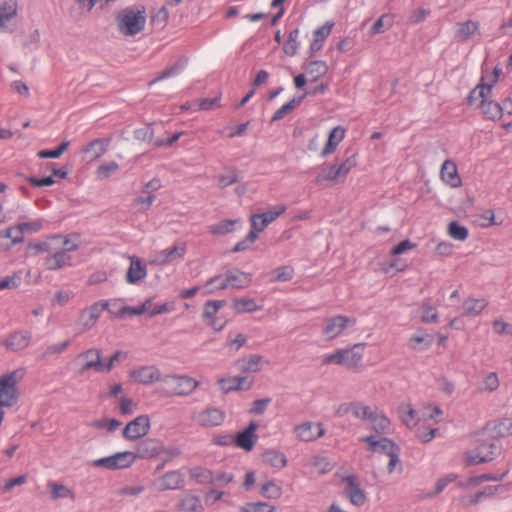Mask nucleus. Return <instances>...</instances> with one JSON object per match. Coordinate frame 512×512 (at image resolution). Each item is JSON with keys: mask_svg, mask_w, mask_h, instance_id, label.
<instances>
[{"mask_svg": "<svg viewBox=\"0 0 512 512\" xmlns=\"http://www.w3.org/2000/svg\"><path fill=\"white\" fill-rule=\"evenodd\" d=\"M481 443L466 454V463L468 465H476L484 462L492 461L500 454V446L498 441L494 439L480 440Z\"/></svg>", "mask_w": 512, "mask_h": 512, "instance_id": "nucleus-7", "label": "nucleus"}, {"mask_svg": "<svg viewBox=\"0 0 512 512\" xmlns=\"http://www.w3.org/2000/svg\"><path fill=\"white\" fill-rule=\"evenodd\" d=\"M357 165V155L352 154L341 163L320 166L315 181L318 184L329 182L333 184L342 183L350 171Z\"/></svg>", "mask_w": 512, "mask_h": 512, "instance_id": "nucleus-4", "label": "nucleus"}, {"mask_svg": "<svg viewBox=\"0 0 512 512\" xmlns=\"http://www.w3.org/2000/svg\"><path fill=\"white\" fill-rule=\"evenodd\" d=\"M191 479L198 484H212L213 472L202 467H194L189 471Z\"/></svg>", "mask_w": 512, "mask_h": 512, "instance_id": "nucleus-41", "label": "nucleus"}, {"mask_svg": "<svg viewBox=\"0 0 512 512\" xmlns=\"http://www.w3.org/2000/svg\"><path fill=\"white\" fill-rule=\"evenodd\" d=\"M136 461V455L131 451L117 452L113 455L95 459L93 467H103L108 470H118L131 467Z\"/></svg>", "mask_w": 512, "mask_h": 512, "instance_id": "nucleus-10", "label": "nucleus"}, {"mask_svg": "<svg viewBox=\"0 0 512 512\" xmlns=\"http://www.w3.org/2000/svg\"><path fill=\"white\" fill-rule=\"evenodd\" d=\"M476 102H478V106L485 118L492 121L502 118L501 104L494 101L492 97L479 98L473 101V103Z\"/></svg>", "mask_w": 512, "mask_h": 512, "instance_id": "nucleus-26", "label": "nucleus"}, {"mask_svg": "<svg viewBox=\"0 0 512 512\" xmlns=\"http://www.w3.org/2000/svg\"><path fill=\"white\" fill-rule=\"evenodd\" d=\"M433 342V336L429 334H416L409 339V345L414 350L428 349Z\"/></svg>", "mask_w": 512, "mask_h": 512, "instance_id": "nucleus-46", "label": "nucleus"}, {"mask_svg": "<svg viewBox=\"0 0 512 512\" xmlns=\"http://www.w3.org/2000/svg\"><path fill=\"white\" fill-rule=\"evenodd\" d=\"M260 493L263 497L276 500L282 495V488L274 481H268L261 486Z\"/></svg>", "mask_w": 512, "mask_h": 512, "instance_id": "nucleus-52", "label": "nucleus"}, {"mask_svg": "<svg viewBox=\"0 0 512 512\" xmlns=\"http://www.w3.org/2000/svg\"><path fill=\"white\" fill-rule=\"evenodd\" d=\"M146 24V10L140 5L125 8L117 17V27L121 34L134 36L140 33Z\"/></svg>", "mask_w": 512, "mask_h": 512, "instance_id": "nucleus-3", "label": "nucleus"}, {"mask_svg": "<svg viewBox=\"0 0 512 512\" xmlns=\"http://www.w3.org/2000/svg\"><path fill=\"white\" fill-rule=\"evenodd\" d=\"M70 345L71 341L69 339L48 345L42 353V358H47L52 355H60L64 353Z\"/></svg>", "mask_w": 512, "mask_h": 512, "instance_id": "nucleus-58", "label": "nucleus"}, {"mask_svg": "<svg viewBox=\"0 0 512 512\" xmlns=\"http://www.w3.org/2000/svg\"><path fill=\"white\" fill-rule=\"evenodd\" d=\"M116 303L117 299L99 300L84 308L80 312L77 320L79 331L87 332L94 328L100 319L102 312L107 310L110 313V306L115 305Z\"/></svg>", "mask_w": 512, "mask_h": 512, "instance_id": "nucleus-5", "label": "nucleus"}, {"mask_svg": "<svg viewBox=\"0 0 512 512\" xmlns=\"http://www.w3.org/2000/svg\"><path fill=\"white\" fill-rule=\"evenodd\" d=\"M187 246L185 242H177L171 247L155 252L150 260L151 264L166 266L175 261L182 260L186 254Z\"/></svg>", "mask_w": 512, "mask_h": 512, "instance_id": "nucleus-13", "label": "nucleus"}, {"mask_svg": "<svg viewBox=\"0 0 512 512\" xmlns=\"http://www.w3.org/2000/svg\"><path fill=\"white\" fill-rule=\"evenodd\" d=\"M361 440L368 444L369 449L372 452L384 453L387 456L398 448V446L393 441L385 437L377 438L376 436H366Z\"/></svg>", "mask_w": 512, "mask_h": 512, "instance_id": "nucleus-27", "label": "nucleus"}, {"mask_svg": "<svg viewBox=\"0 0 512 512\" xmlns=\"http://www.w3.org/2000/svg\"><path fill=\"white\" fill-rule=\"evenodd\" d=\"M299 29L295 28L288 34L287 41L284 43L283 51L288 56H294L297 53L299 42Z\"/></svg>", "mask_w": 512, "mask_h": 512, "instance_id": "nucleus-47", "label": "nucleus"}, {"mask_svg": "<svg viewBox=\"0 0 512 512\" xmlns=\"http://www.w3.org/2000/svg\"><path fill=\"white\" fill-rule=\"evenodd\" d=\"M393 24V16L390 14H383L379 19L375 21L371 27V34L383 33Z\"/></svg>", "mask_w": 512, "mask_h": 512, "instance_id": "nucleus-56", "label": "nucleus"}, {"mask_svg": "<svg viewBox=\"0 0 512 512\" xmlns=\"http://www.w3.org/2000/svg\"><path fill=\"white\" fill-rule=\"evenodd\" d=\"M185 65H186V60H182V59L178 60L174 65H172L171 67H168L164 71H162L161 74L154 81L156 82V81H160V80L178 75L184 69Z\"/></svg>", "mask_w": 512, "mask_h": 512, "instance_id": "nucleus-62", "label": "nucleus"}, {"mask_svg": "<svg viewBox=\"0 0 512 512\" xmlns=\"http://www.w3.org/2000/svg\"><path fill=\"white\" fill-rule=\"evenodd\" d=\"M275 506L267 502H249L240 507V512H275Z\"/></svg>", "mask_w": 512, "mask_h": 512, "instance_id": "nucleus-54", "label": "nucleus"}, {"mask_svg": "<svg viewBox=\"0 0 512 512\" xmlns=\"http://www.w3.org/2000/svg\"><path fill=\"white\" fill-rule=\"evenodd\" d=\"M119 165L115 161H110L101 164L96 170V177L99 180H105L110 177L113 173L118 171Z\"/></svg>", "mask_w": 512, "mask_h": 512, "instance_id": "nucleus-59", "label": "nucleus"}, {"mask_svg": "<svg viewBox=\"0 0 512 512\" xmlns=\"http://www.w3.org/2000/svg\"><path fill=\"white\" fill-rule=\"evenodd\" d=\"M65 241H68L70 244L61 243L58 249L50 252V255L45 258L44 266L47 270L54 271L71 266L72 259L69 253L79 248L80 238L77 234H70L63 236V242Z\"/></svg>", "mask_w": 512, "mask_h": 512, "instance_id": "nucleus-2", "label": "nucleus"}, {"mask_svg": "<svg viewBox=\"0 0 512 512\" xmlns=\"http://www.w3.org/2000/svg\"><path fill=\"white\" fill-rule=\"evenodd\" d=\"M253 383V379H250L247 376H223L217 380L218 388L224 394L233 391L250 390Z\"/></svg>", "mask_w": 512, "mask_h": 512, "instance_id": "nucleus-18", "label": "nucleus"}, {"mask_svg": "<svg viewBox=\"0 0 512 512\" xmlns=\"http://www.w3.org/2000/svg\"><path fill=\"white\" fill-rule=\"evenodd\" d=\"M345 483L344 493L350 503L356 507H362L368 500L366 492L361 488L360 481L354 474L343 478Z\"/></svg>", "mask_w": 512, "mask_h": 512, "instance_id": "nucleus-15", "label": "nucleus"}, {"mask_svg": "<svg viewBox=\"0 0 512 512\" xmlns=\"http://www.w3.org/2000/svg\"><path fill=\"white\" fill-rule=\"evenodd\" d=\"M303 97L293 98L284 105H282L272 116V121H278L284 118L287 114H289L292 110H294L297 106L302 102Z\"/></svg>", "mask_w": 512, "mask_h": 512, "instance_id": "nucleus-50", "label": "nucleus"}, {"mask_svg": "<svg viewBox=\"0 0 512 512\" xmlns=\"http://www.w3.org/2000/svg\"><path fill=\"white\" fill-rule=\"evenodd\" d=\"M480 23L474 20H467L457 24L455 39L459 42H466L469 38L479 33Z\"/></svg>", "mask_w": 512, "mask_h": 512, "instance_id": "nucleus-33", "label": "nucleus"}, {"mask_svg": "<svg viewBox=\"0 0 512 512\" xmlns=\"http://www.w3.org/2000/svg\"><path fill=\"white\" fill-rule=\"evenodd\" d=\"M234 309L238 313H251L261 309V306L251 298H240L234 301Z\"/></svg>", "mask_w": 512, "mask_h": 512, "instance_id": "nucleus-48", "label": "nucleus"}, {"mask_svg": "<svg viewBox=\"0 0 512 512\" xmlns=\"http://www.w3.org/2000/svg\"><path fill=\"white\" fill-rule=\"evenodd\" d=\"M257 429L258 424L254 421L250 422L243 431L239 432L235 438H233L234 445L245 451H251L258 440V436L256 435Z\"/></svg>", "mask_w": 512, "mask_h": 512, "instance_id": "nucleus-22", "label": "nucleus"}, {"mask_svg": "<svg viewBox=\"0 0 512 512\" xmlns=\"http://www.w3.org/2000/svg\"><path fill=\"white\" fill-rule=\"evenodd\" d=\"M437 309L429 303H424L421 306V322L423 323H436L438 321Z\"/></svg>", "mask_w": 512, "mask_h": 512, "instance_id": "nucleus-60", "label": "nucleus"}, {"mask_svg": "<svg viewBox=\"0 0 512 512\" xmlns=\"http://www.w3.org/2000/svg\"><path fill=\"white\" fill-rule=\"evenodd\" d=\"M129 377L133 382L143 385L162 382L164 378L161 371L154 365L136 367L129 372Z\"/></svg>", "mask_w": 512, "mask_h": 512, "instance_id": "nucleus-17", "label": "nucleus"}, {"mask_svg": "<svg viewBox=\"0 0 512 512\" xmlns=\"http://www.w3.org/2000/svg\"><path fill=\"white\" fill-rule=\"evenodd\" d=\"M448 235L454 240L465 241L468 238L469 231L457 221H452L448 225Z\"/></svg>", "mask_w": 512, "mask_h": 512, "instance_id": "nucleus-51", "label": "nucleus"}, {"mask_svg": "<svg viewBox=\"0 0 512 512\" xmlns=\"http://www.w3.org/2000/svg\"><path fill=\"white\" fill-rule=\"evenodd\" d=\"M401 419L407 427H413L417 424L416 411L410 405H404L400 408Z\"/></svg>", "mask_w": 512, "mask_h": 512, "instance_id": "nucleus-64", "label": "nucleus"}, {"mask_svg": "<svg viewBox=\"0 0 512 512\" xmlns=\"http://www.w3.org/2000/svg\"><path fill=\"white\" fill-rule=\"evenodd\" d=\"M225 277L228 287L232 286L234 288H242L251 280L250 276L244 272H228Z\"/></svg>", "mask_w": 512, "mask_h": 512, "instance_id": "nucleus-45", "label": "nucleus"}, {"mask_svg": "<svg viewBox=\"0 0 512 512\" xmlns=\"http://www.w3.org/2000/svg\"><path fill=\"white\" fill-rule=\"evenodd\" d=\"M240 172L236 168H227L217 176L218 187L224 189L240 180Z\"/></svg>", "mask_w": 512, "mask_h": 512, "instance_id": "nucleus-40", "label": "nucleus"}, {"mask_svg": "<svg viewBox=\"0 0 512 512\" xmlns=\"http://www.w3.org/2000/svg\"><path fill=\"white\" fill-rule=\"evenodd\" d=\"M371 411L369 406L361 402H352L351 414L357 419L367 420L368 417H371Z\"/></svg>", "mask_w": 512, "mask_h": 512, "instance_id": "nucleus-63", "label": "nucleus"}, {"mask_svg": "<svg viewBox=\"0 0 512 512\" xmlns=\"http://www.w3.org/2000/svg\"><path fill=\"white\" fill-rule=\"evenodd\" d=\"M493 430L496 436L506 437L512 435V418H505L493 424Z\"/></svg>", "mask_w": 512, "mask_h": 512, "instance_id": "nucleus-61", "label": "nucleus"}, {"mask_svg": "<svg viewBox=\"0 0 512 512\" xmlns=\"http://www.w3.org/2000/svg\"><path fill=\"white\" fill-rule=\"evenodd\" d=\"M345 133L346 131L342 126L334 127L329 132L327 143L322 149L320 156L325 158L334 153L338 145L343 141Z\"/></svg>", "mask_w": 512, "mask_h": 512, "instance_id": "nucleus-32", "label": "nucleus"}, {"mask_svg": "<svg viewBox=\"0 0 512 512\" xmlns=\"http://www.w3.org/2000/svg\"><path fill=\"white\" fill-rule=\"evenodd\" d=\"M365 347V343H357L348 348L337 349L332 353L325 354L322 357V363L325 365L336 364L348 369L357 368L362 362Z\"/></svg>", "mask_w": 512, "mask_h": 512, "instance_id": "nucleus-1", "label": "nucleus"}, {"mask_svg": "<svg viewBox=\"0 0 512 512\" xmlns=\"http://www.w3.org/2000/svg\"><path fill=\"white\" fill-rule=\"evenodd\" d=\"M294 270L289 266H281L271 272L272 282H286L293 278Z\"/></svg>", "mask_w": 512, "mask_h": 512, "instance_id": "nucleus-55", "label": "nucleus"}, {"mask_svg": "<svg viewBox=\"0 0 512 512\" xmlns=\"http://www.w3.org/2000/svg\"><path fill=\"white\" fill-rule=\"evenodd\" d=\"M486 299L467 298L462 304L463 314L467 316H478L487 307Z\"/></svg>", "mask_w": 512, "mask_h": 512, "instance_id": "nucleus-38", "label": "nucleus"}, {"mask_svg": "<svg viewBox=\"0 0 512 512\" xmlns=\"http://www.w3.org/2000/svg\"><path fill=\"white\" fill-rule=\"evenodd\" d=\"M501 73L502 69L499 66H495L489 73L483 71L479 84L469 94V102L473 104V101L479 98L492 97L493 88L498 82Z\"/></svg>", "mask_w": 512, "mask_h": 512, "instance_id": "nucleus-9", "label": "nucleus"}, {"mask_svg": "<svg viewBox=\"0 0 512 512\" xmlns=\"http://www.w3.org/2000/svg\"><path fill=\"white\" fill-rule=\"evenodd\" d=\"M179 509L184 512H203L204 507L198 496L185 494L180 498Z\"/></svg>", "mask_w": 512, "mask_h": 512, "instance_id": "nucleus-39", "label": "nucleus"}, {"mask_svg": "<svg viewBox=\"0 0 512 512\" xmlns=\"http://www.w3.org/2000/svg\"><path fill=\"white\" fill-rule=\"evenodd\" d=\"M328 67L324 61H312L309 63L306 73L312 81H317L327 73Z\"/></svg>", "mask_w": 512, "mask_h": 512, "instance_id": "nucleus-44", "label": "nucleus"}, {"mask_svg": "<svg viewBox=\"0 0 512 512\" xmlns=\"http://www.w3.org/2000/svg\"><path fill=\"white\" fill-rule=\"evenodd\" d=\"M228 287L225 275H217L210 278L203 286L205 294H214L217 291L224 290Z\"/></svg>", "mask_w": 512, "mask_h": 512, "instance_id": "nucleus-42", "label": "nucleus"}, {"mask_svg": "<svg viewBox=\"0 0 512 512\" xmlns=\"http://www.w3.org/2000/svg\"><path fill=\"white\" fill-rule=\"evenodd\" d=\"M184 486V477L180 471H168L153 482V487L158 491L177 490Z\"/></svg>", "mask_w": 512, "mask_h": 512, "instance_id": "nucleus-20", "label": "nucleus"}, {"mask_svg": "<svg viewBox=\"0 0 512 512\" xmlns=\"http://www.w3.org/2000/svg\"><path fill=\"white\" fill-rule=\"evenodd\" d=\"M355 323L356 320L354 318L344 315L327 317L322 322L321 332L326 340L332 341L342 336L345 330L353 327Z\"/></svg>", "mask_w": 512, "mask_h": 512, "instance_id": "nucleus-6", "label": "nucleus"}, {"mask_svg": "<svg viewBox=\"0 0 512 512\" xmlns=\"http://www.w3.org/2000/svg\"><path fill=\"white\" fill-rule=\"evenodd\" d=\"M239 220H222L219 223L209 226V232L214 235H226L235 230V225Z\"/></svg>", "mask_w": 512, "mask_h": 512, "instance_id": "nucleus-43", "label": "nucleus"}, {"mask_svg": "<svg viewBox=\"0 0 512 512\" xmlns=\"http://www.w3.org/2000/svg\"><path fill=\"white\" fill-rule=\"evenodd\" d=\"M505 490L506 487L504 485H489L475 494H466L461 496L460 502L464 506H473L485 499L491 498L499 493H502Z\"/></svg>", "mask_w": 512, "mask_h": 512, "instance_id": "nucleus-21", "label": "nucleus"}, {"mask_svg": "<svg viewBox=\"0 0 512 512\" xmlns=\"http://www.w3.org/2000/svg\"><path fill=\"white\" fill-rule=\"evenodd\" d=\"M334 26L333 22H326L324 25L318 27L313 32V40L310 44L311 52L315 53L322 49L323 44L326 38L330 35L332 28Z\"/></svg>", "mask_w": 512, "mask_h": 512, "instance_id": "nucleus-34", "label": "nucleus"}, {"mask_svg": "<svg viewBox=\"0 0 512 512\" xmlns=\"http://www.w3.org/2000/svg\"><path fill=\"white\" fill-rule=\"evenodd\" d=\"M75 362L81 374L90 371L97 373L103 372L102 352L100 349L90 348L79 353L75 358Z\"/></svg>", "mask_w": 512, "mask_h": 512, "instance_id": "nucleus-11", "label": "nucleus"}, {"mask_svg": "<svg viewBox=\"0 0 512 512\" xmlns=\"http://www.w3.org/2000/svg\"><path fill=\"white\" fill-rule=\"evenodd\" d=\"M440 177L444 183L452 188L461 186V178L456 164L451 160H445L440 169Z\"/></svg>", "mask_w": 512, "mask_h": 512, "instance_id": "nucleus-28", "label": "nucleus"}, {"mask_svg": "<svg viewBox=\"0 0 512 512\" xmlns=\"http://www.w3.org/2000/svg\"><path fill=\"white\" fill-rule=\"evenodd\" d=\"M31 334L27 331H17L10 334L4 341L3 345L11 351H20L29 346Z\"/></svg>", "mask_w": 512, "mask_h": 512, "instance_id": "nucleus-29", "label": "nucleus"}, {"mask_svg": "<svg viewBox=\"0 0 512 512\" xmlns=\"http://www.w3.org/2000/svg\"><path fill=\"white\" fill-rule=\"evenodd\" d=\"M268 361L258 354H250L239 358L235 362V366L241 373H258Z\"/></svg>", "mask_w": 512, "mask_h": 512, "instance_id": "nucleus-23", "label": "nucleus"}, {"mask_svg": "<svg viewBox=\"0 0 512 512\" xmlns=\"http://www.w3.org/2000/svg\"><path fill=\"white\" fill-rule=\"evenodd\" d=\"M286 209V205L277 204L263 213L252 214L250 216L251 228L259 235L260 232L283 215Z\"/></svg>", "mask_w": 512, "mask_h": 512, "instance_id": "nucleus-14", "label": "nucleus"}, {"mask_svg": "<svg viewBox=\"0 0 512 512\" xmlns=\"http://www.w3.org/2000/svg\"><path fill=\"white\" fill-rule=\"evenodd\" d=\"M161 451L162 446L157 440L147 438L138 444L136 452L134 453L136 455V459H147L159 455Z\"/></svg>", "mask_w": 512, "mask_h": 512, "instance_id": "nucleus-30", "label": "nucleus"}, {"mask_svg": "<svg viewBox=\"0 0 512 512\" xmlns=\"http://www.w3.org/2000/svg\"><path fill=\"white\" fill-rule=\"evenodd\" d=\"M147 276L146 264L138 257H130V265L126 272V281L129 284H138Z\"/></svg>", "mask_w": 512, "mask_h": 512, "instance_id": "nucleus-24", "label": "nucleus"}, {"mask_svg": "<svg viewBox=\"0 0 512 512\" xmlns=\"http://www.w3.org/2000/svg\"><path fill=\"white\" fill-rule=\"evenodd\" d=\"M493 479L494 478L492 476L483 474L480 476L470 477L466 480L458 481L456 485H457V487H459L461 489H471V488L479 486L484 481L493 480Z\"/></svg>", "mask_w": 512, "mask_h": 512, "instance_id": "nucleus-57", "label": "nucleus"}, {"mask_svg": "<svg viewBox=\"0 0 512 512\" xmlns=\"http://www.w3.org/2000/svg\"><path fill=\"white\" fill-rule=\"evenodd\" d=\"M295 437L304 442L317 440L325 435V429L322 423L303 422L293 429Z\"/></svg>", "mask_w": 512, "mask_h": 512, "instance_id": "nucleus-19", "label": "nucleus"}, {"mask_svg": "<svg viewBox=\"0 0 512 512\" xmlns=\"http://www.w3.org/2000/svg\"><path fill=\"white\" fill-rule=\"evenodd\" d=\"M225 305V301L223 300H210L207 301L204 305L203 309V319L205 321H209L215 319V315Z\"/></svg>", "mask_w": 512, "mask_h": 512, "instance_id": "nucleus-53", "label": "nucleus"}, {"mask_svg": "<svg viewBox=\"0 0 512 512\" xmlns=\"http://www.w3.org/2000/svg\"><path fill=\"white\" fill-rule=\"evenodd\" d=\"M225 418L226 413L222 409L211 406L194 410L192 413L193 422L205 428L220 426L224 423Z\"/></svg>", "mask_w": 512, "mask_h": 512, "instance_id": "nucleus-12", "label": "nucleus"}, {"mask_svg": "<svg viewBox=\"0 0 512 512\" xmlns=\"http://www.w3.org/2000/svg\"><path fill=\"white\" fill-rule=\"evenodd\" d=\"M151 428L148 415L143 414L128 422L123 429V437L130 441L138 440L146 436Z\"/></svg>", "mask_w": 512, "mask_h": 512, "instance_id": "nucleus-16", "label": "nucleus"}, {"mask_svg": "<svg viewBox=\"0 0 512 512\" xmlns=\"http://www.w3.org/2000/svg\"><path fill=\"white\" fill-rule=\"evenodd\" d=\"M262 460L265 464L277 469H282L287 465L286 455L274 449L266 450L262 455Z\"/></svg>", "mask_w": 512, "mask_h": 512, "instance_id": "nucleus-37", "label": "nucleus"}, {"mask_svg": "<svg viewBox=\"0 0 512 512\" xmlns=\"http://www.w3.org/2000/svg\"><path fill=\"white\" fill-rule=\"evenodd\" d=\"M48 487L51 490L52 499L59 498H75V495L72 490H70L67 486L63 484H59L56 482H49Z\"/></svg>", "mask_w": 512, "mask_h": 512, "instance_id": "nucleus-49", "label": "nucleus"}, {"mask_svg": "<svg viewBox=\"0 0 512 512\" xmlns=\"http://www.w3.org/2000/svg\"><path fill=\"white\" fill-rule=\"evenodd\" d=\"M163 383L168 388V395L187 396L193 393L200 385V382L186 375H167Z\"/></svg>", "mask_w": 512, "mask_h": 512, "instance_id": "nucleus-8", "label": "nucleus"}, {"mask_svg": "<svg viewBox=\"0 0 512 512\" xmlns=\"http://www.w3.org/2000/svg\"><path fill=\"white\" fill-rule=\"evenodd\" d=\"M63 243V235H53L43 241H36L29 244V249L33 250L35 253H50L55 249H58L60 244ZM64 244L69 245L68 241H65Z\"/></svg>", "mask_w": 512, "mask_h": 512, "instance_id": "nucleus-31", "label": "nucleus"}, {"mask_svg": "<svg viewBox=\"0 0 512 512\" xmlns=\"http://www.w3.org/2000/svg\"><path fill=\"white\" fill-rule=\"evenodd\" d=\"M17 15L16 0L0 1V30L6 28L7 23Z\"/></svg>", "mask_w": 512, "mask_h": 512, "instance_id": "nucleus-36", "label": "nucleus"}, {"mask_svg": "<svg viewBox=\"0 0 512 512\" xmlns=\"http://www.w3.org/2000/svg\"><path fill=\"white\" fill-rule=\"evenodd\" d=\"M371 429L379 435H385L390 432V420L383 413L371 411V417H368Z\"/></svg>", "mask_w": 512, "mask_h": 512, "instance_id": "nucleus-35", "label": "nucleus"}, {"mask_svg": "<svg viewBox=\"0 0 512 512\" xmlns=\"http://www.w3.org/2000/svg\"><path fill=\"white\" fill-rule=\"evenodd\" d=\"M109 145V138H97L84 146L81 152L88 157L89 161H95L108 151Z\"/></svg>", "mask_w": 512, "mask_h": 512, "instance_id": "nucleus-25", "label": "nucleus"}]
</instances>
